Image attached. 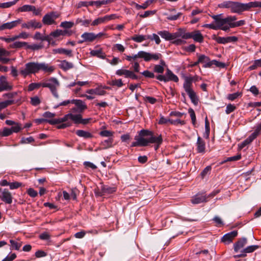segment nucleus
<instances>
[{
	"instance_id": "f257e3e1",
	"label": "nucleus",
	"mask_w": 261,
	"mask_h": 261,
	"mask_svg": "<svg viewBox=\"0 0 261 261\" xmlns=\"http://www.w3.org/2000/svg\"><path fill=\"white\" fill-rule=\"evenodd\" d=\"M135 142L132 143V147L147 146L149 143L162 144L163 138L162 135L154 136L153 132L142 129L139 134V137H135Z\"/></svg>"
},
{
	"instance_id": "f03ea898",
	"label": "nucleus",
	"mask_w": 261,
	"mask_h": 261,
	"mask_svg": "<svg viewBox=\"0 0 261 261\" xmlns=\"http://www.w3.org/2000/svg\"><path fill=\"white\" fill-rule=\"evenodd\" d=\"M222 14L212 15L211 17L214 20L217 30L220 29L227 31L230 29V21H234L237 20L235 16H228L224 18L222 17Z\"/></svg>"
},
{
	"instance_id": "7ed1b4c3",
	"label": "nucleus",
	"mask_w": 261,
	"mask_h": 261,
	"mask_svg": "<svg viewBox=\"0 0 261 261\" xmlns=\"http://www.w3.org/2000/svg\"><path fill=\"white\" fill-rule=\"evenodd\" d=\"M261 8V1L251 2L248 3H241L233 2L230 11L232 13H241L243 11H248L252 8Z\"/></svg>"
},
{
	"instance_id": "20e7f679",
	"label": "nucleus",
	"mask_w": 261,
	"mask_h": 261,
	"mask_svg": "<svg viewBox=\"0 0 261 261\" xmlns=\"http://www.w3.org/2000/svg\"><path fill=\"white\" fill-rule=\"evenodd\" d=\"M39 72V62H30L24 65V68L19 69V74L24 78Z\"/></svg>"
},
{
	"instance_id": "39448f33",
	"label": "nucleus",
	"mask_w": 261,
	"mask_h": 261,
	"mask_svg": "<svg viewBox=\"0 0 261 261\" xmlns=\"http://www.w3.org/2000/svg\"><path fill=\"white\" fill-rule=\"evenodd\" d=\"M193 81V77H186L183 87L185 91L188 94L190 98L191 99L192 102L196 106L198 103V98L196 93L191 88Z\"/></svg>"
},
{
	"instance_id": "423d86ee",
	"label": "nucleus",
	"mask_w": 261,
	"mask_h": 261,
	"mask_svg": "<svg viewBox=\"0 0 261 261\" xmlns=\"http://www.w3.org/2000/svg\"><path fill=\"white\" fill-rule=\"evenodd\" d=\"M60 82L56 77H50L49 79L43 82V87L48 88L54 96L57 98L59 96L58 93V89L60 87Z\"/></svg>"
},
{
	"instance_id": "0eeeda50",
	"label": "nucleus",
	"mask_w": 261,
	"mask_h": 261,
	"mask_svg": "<svg viewBox=\"0 0 261 261\" xmlns=\"http://www.w3.org/2000/svg\"><path fill=\"white\" fill-rule=\"evenodd\" d=\"M155 77L160 81H163L164 82L169 81L177 82L179 80L178 77L169 69H167L165 75L159 74L156 75Z\"/></svg>"
},
{
	"instance_id": "6e6552de",
	"label": "nucleus",
	"mask_w": 261,
	"mask_h": 261,
	"mask_svg": "<svg viewBox=\"0 0 261 261\" xmlns=\"http://www.w3.org/2000/svg\"><path fill=\"white\" fill-rule=\"evenodd\" d=\"M60 14L55 11L46 14L42 18V22L45 25H51L55 23V20L58 18Z\"/></svg>"
},
{
	"instance_id": "1a4fd4ad",
	"label": "nucleus",
	"mask_w": 261,
	"mask_h": 261,
	"mask_svg": "<svg viewBox=\"0 0 261 261\" xmlns=\"http://www.w3.org/2000/svg\"><path fill=\"white\" fill-rule=\"evenodd\" d=\"M21 28L22 29H40L42 25L41 22L35 19H32L25 22H21Z\"/></svg>"
},
{
	"instance_id": "9d476101",
	"label": "nucleus",
	"mask_w": 261,
	"mask_h": 261,
	"mask_svg": "<svg viewBox=\"0 0 261 261\" xmlns=\"http://www.w3.org/2000/svg\"><path fill=\"white\" fill-rule=\"evenodd\" d=\"M212 39L219 44H226L229 42H236L238 38L236 36H229L226 37H217L216 35L212 36Z\"/></svg>"
},
{
	"instance_id": "9b49d317",
	"label": "nucleus",
	"mask_w": 261,
	"mask_h": 261,
	"mask_svg": "<svg viewBox=\"0 0 261 261\" xmlns=\"http://www.w3.org/2000/svg\"><path fill=\"white\" fill-rule=\"evenodd\" d=\"M12 88L13 86L8 81L7 77L2 75L0 77V92L5 91H10Z\"/></svg>"
},
{
	"instance_id": "f8f14e48",
	"label": "nucleus",
	"mask_w": 261,
	"mask_h": 261,
	"mask_svg": "<svg viewBox=\"0 0 261 261\" xmlns=\"http://www.w3.org/2000/svg\"><path fill=\"white\" fill-rule=\"evenodd\" d=\"M170 123L171 124L177 125L180 124L181 125H185L186 122L184 120H180V119L172 120L169 118H165L163 116H160V119L158 122L159 124H166Z\"/></svg>"
},
{
	"instance_id": "ddd939ff",
	"label": "nucleus",
	"mask_w": 261,
	"mask_h": 261,
	"mask_svg": "<svg viewBox=\"0 0 261 261\" xmlns=\"http://www.w3.org/2000/svg\"><path fill=\"white\" fill-rule=\"evenodd\" d=\"M143 59L145 62H149L151 60L156 61L162 58V55L160 53H150L143 51Z\"/></svg>"
},
{
	"instance_id": "4468645a",
	"label": "nucleus",
	"mask_w": 261,
	"mask_h": 261,
	"mask_svg": "<svg viewBox=\"0 0 261 261\" xmlns=\"http://www.w3.org/2000/svg\"><path fill=\"white\" fill-rule=\"evenodd\" d=\"M0 199L6 203L11 204L13 197L7 189H4L0 194Z\"/></svg>"
},
{
	"instance_id": "2eb2a0df",
	"label": "nucleus",
	"mask_w": 261,
	"mask_h": 261,
	"mask_svg": "<svg viewBox=\"0 0 261 261\" xmlns=\"http://www.w3.org/2000/svg\"><path fill=\"white\" fill-rule=\"evenodd\" d=\"M259 248L258 245H251L243 249L240 251L241 253L234 256L235 258L237 257H244L246 256L247 253L253 252Z\"/></svg>"
},
{
	"instance_id": "dca6fc26",
	"label": "nucleus",
	"mask_w": 261,
	"mask_h": 261,
	"mask_svg": "<svg viewBox=\"0 0 261 261\" xmlns=\"http://www.w3.org/2000/svg\"><path fill=\"white\" fill-rule=\"evenodd\" d=\"M187 37H189V39L192 38L194 41L199 43H202L203 41V37L198 30L190 32Z\"/></svg>"
},
{
	"instance_id": "f3484780",
	"label": "nucleus",
	"mask_w": 261,
	"mask_h": 261,
	"mask_svg": "<svg viewBox=\"0 0 261 261\" xmlns=\"http://www.w3.org/2000/svg\"><path fill=\"white\" fill-rule=\"evenodd\" d=\"M55 70V67L54 66L49 65L48 64L44 62H39V71L42 70L44 73L50 74L53 73Z\"/></svg>"
},
{
	"instance_id": "a211bd4d",
	"label": "nucleus",
	"mask_w": 261,
	"mask_h": 261,
	"mask_svg": "<svg viewBox=\"0 0 261 261\" xmlns=\"http://www.w3.org/2000/svg\"><path fill=\"white\" fill-rule=\"evenodd\" d=\"M83 40H79L78 43H82L84 42H92L96 39L95 34L93 33L86 32L81 35Z\"/></svg>"
},
{
	"instance_id": "6ab92c4d",
	"label": "nucleus",
	"mask_w": 261,
	"mask_h": 261,
	"mask_svg": "<svg viewBox=\"0 0 261 261\" xmlns=\"http://www.w3.org/2000/svg\"><path fill=\"white\" fill-rule=\"evenodd\" d=\"M22 22V18H18L15 20L12 21L11 22H8L3 23V27L4 30H11L14 28L17 27L19 24H21Z\"/></svg>"
},
{
	"instance_id": "aec40b11",
	"label": "nucleus",
	"mask_w": 261,
	"mask_h": 261,
	"mask_svg": "<svg viewBox=\"0 0 261 261\" xmlns=\"http://www.w3.org/2000/svg\"><path fill=\"white\" fill-rule=\"evenodd\" d=\"M207 201L206 196L203 194H196L191 199V202L193 204H199Z\"/></svg>"
},
{
	"instance_id": "412c9836",
	"label": "nucleus",
	"mask_w": 261,
	"mask_h": 261,
	"mask_svg": "<svg viewBox=\"0 0 261 261\" xmlns=\"http://www.w3.org/2000/svg\"><path fill=\"white\" fill-rule=\"evenodd\" d=\"M247 239L245 238L239 239L238 242L235 243L233 245L234 251L236 252H239L247 244Z\"/></svg>"
},
{
	"instance_id": "4be33fe9",
	"label": "nucleus",
	"mask_w": 261,
	"mask_h": 261,
	"mask_svg": "<svg viewBox=\"0 0 261 261\" xmlns=\"http://www.w3.org/2000/svg\"><path fill=\"white\" fill-rule=\"evenodd\" d=\"M238 235V231L233 230L228 232L223 236L222 238V241L223 242L230 243L232 240Z\"/></svg>"
},
{
	"instance_id": "5701e85b",
	"label": "nucleus",
	"mask_w": 261,
	"mask_h": 261,
	"mask_svg": "<svg viewBox=\"0 0 261 261\" xmlns=\"http://www.w3.org/2000/svg\"><path fill=\"white\" fill-rule=\"evenodd\" d=\"M65 34V32L61 30L58 29L55 31L51 32L49 35H47L48 37V42L50 43L53 38H58L60 36H64Z\"/></svg>"
},
{
	"instance_id": "b1692460",
	"label": "nucleus",
	"mask_w": 261,
	"mask_h": 261,
	"mask_svg": "<svg viewBox=\"0 0 261 261\" xmlns=\"http://www.w3.org/2000/svg\"><path fill=\"white\" fill-rule=\"evenodd\" d=\"M21 99H8L0 102V111L13 104L20 103Z\"/></svg>"
},
{
	"instance_id": "393cba45",
	"label": "nucleus",
	"mask_w": 261,
	"mask_h": 261,
	"mask_svg": "<svg viewBox=\"0 0 261 261\" xmlns=\"http://www.w3.org/2000/svg\"><path fill=\"white\" fill-rule=\"evenodd\" d=\"M60 63L59 65V67L64 71H67L74 67L73 64L71 62H68L67 60H62L60 61Z\"/></svg>"
},
{
	"instance_id": "a878e982",
	"label": "nucleus",
	"mask_w": 261,
	"mask_h": 261,
	"mask_svg": "<svg viewBox=\"0 0 261 261\" xmlns=\"http://www.w3.org/2000/svg\"><path fill=\"white\" fill-rule=\"evenodd\" d=\"M54 54H64L69 57H73L72 51L71 49H67L63 48H59L53 50Z\"/></svg>"
},
{
	"instance_id": "bb28decb",
	"label": "nucleus",
	"mask_w": 261,
	"mask_h": 261,
	"mask_svg": "<svg viewBox=\"0 0 261 261\" xmlns=\"http://www.w3.org/2000/svg\"><path fill=\"white\" fill-rule=\"evenodd\" d=\"M197 150L199 153H204L205 149L204 141L200 137H198L197 141Z\"/></svg>"
},
{
	"instance_id": "cd10ccee",
	"label": "nucleus",
	"mask_w": 261,
	"mask_h": 261,
	"mask_svg": "<svg viewBox=\"0 0 261 261\" xmlns=\"http://www.w3.org/2000/svg\"><path fill=\"white\" fill-rule=\"evenodd\" d=\"M71 103H74L77 107L80 112H83L87 108L85 102L80 99H72Z\"/></svg>"
},
{
	"instance_id": "c85d7f7f",
	"label": "nucleus",
	"mask_w": 261,
	"mask_h": 261,
	"mask_svg": "<svg viewBox=\"0 0 261 261\" xmlns=\"http://www.w3.org/2000/svg\"><path fill=\"white\" fill-rule=\"evenodd\" d=\"M90 54L92 56L97 57L102 59H105L106 58V55L102 51L101 48L91 50Z\"/></svg>"
},
{
	"instance_id": "c756f323",
	"label": "nucleus",
	"mask_w": 261,
	"mask_h": 261,
	"mask_svg": "<svg viewBox=\"0 0 261 261\" xmlns=\"http://www.w3.org/2000/svg\"><path fill=\"white\" fill-rule=\"evenodd\" d=\"M68 119H70V113L65 115L63 118L54 119H53V121H49V124L51 125L60 124L67 121Z\"/></svg>"
},
{
	"instance_id": "7c9ffc66",
	"label": "nucleus",
	"mask_w": 261,
	"mask_h": 261,
	"mask_svg": "<svg viewBox=\"0 0 261 261\" xmlns=\"http://www.w3.org/2000/svg\"><path fill=\"white\" fill-rule=\"evenodd\" d=\"M213 65H215L217 67H220V68H224L225 66V65L224 63L219 62L216 60H213L211 61V62H209V63L207 64H204L203 65V67L204 68H210Z\"/></svg>"
},
{
	"instance_id": "2f4dec72",
	"label": "nucleus",
	"mask_w": 261,
	"mask_h": 261,
	"mask_svg": "<svg viewBox=\"0 0 261 261\" xmlns=\"http://www.w3.org/2000/svg\"><path fill=\"white\" fill-rule=\"evenodd\" d=\"M75 133L79 137L85 139L91 138L93 137V135L90 133L84 130H77Z\"/></svg>"
},
{
	"instance_id": "473e14b6",
	"label": "nucleus",
	"mask_w": 261,
	"mask_h": 261,
	"mask_svg": "<svg viewBox=\"0 0 261 261\" xmlns=\"http://www.w3.org/2000/svg\"><path fill=\"white\" fill-rule=\"evenodd\" d=\"M161 65H155L154 66L153 71L154 72L158 73H163L164 71V66L165 65V62L161 60L160 61Z\"/></svg>"
},
{
	"instance_id": "72a5a7b5",
	"label": "nucleus",
	"mask_w": 261,
	"mask_h": 261,
	"mask_svg": "<svg viewBox=\"0 0 261 261\" xmlns=\"http://www.w3.org/2000/svg\"><path fill=\"white\" fill-rule=\"evenodd\" d=\"M113 138H109L107 140H105L102 141L100 143L101 145L105 149H107L110 147H113Z\"/></svg>"
},
{
	"instance_id": "f704fd0d",
	"label": "nucleus",
	"mask_w": 261,
	"mask_h": 261,
	"mask_svg": "<svg viewBox=\"0 0 261 261\" xmlns=\"http://www.w3.org/2000/svg\"><path fill=\"white\" fill-rule=\"evenodd\" d=\"M86 93L89 94L103 95L106 93V92L103 90H100L98 89H91L87 90Z\"/></svg>"
},
{
	"instance_id": "c9c22d12",
	"label": "nucleus",
	"mask_w": 261,
	"mask_h": 261,
	"mask_svg": "<svg viewBox=\"0 0 261 261\" xmlns=\"http://www.w3.org/2000/svg\"><path fill=\"white\" fill-rule=\"evenodd\" d=\"M35 40H41L42 41H46L48 42V37L47 35H42L40 32H37L33 36Z\"/></svg>"
},
{
	"instance_id": "e433bc0d",
	"label": "nucleus",
	"mask_w": 261,
	"mask_h": 261,
	"mask_svg": "<svg viewBox=\"0 0 261 261\" xmlns=\"http://www.w3.org/2000/svg\"><path fill=\"white\" fill-rule=\"evenodd\" d=\"M158 34L167 41L171 40V33L167 31H162L158 32Z\"/></svg>"
},
{
	"instance_id": "4c0bfd02",
	"label": "nucleus",
	"mask_w": 261,
	"mask_h": 261,
	"mask_svg": "<svg viewBox=\"0 0 261 261\" xmlns=\"http://www.w3.org/2000/svg\"><path fill=\"white\" fill-rule=\"evenodd\" d=\"M10 243L12 249L18 250L22 245V242L13 240H10Z\"/></svg>"
},
{
	"instance_id": "58836bf2",
	"label": "nucleus",
	"mask_w": 261,
	"mask_h": 261,
	"mask_svg": "<svg viewBox=\"0 0 261 261\" xmlns=\"http://www.w3.org/2000/svg\"><path fill=\"white\" fill-rule=\"evenodd\" d=\"M40 87H43V83H32L29 85L28 91H32L35 89L39 88Z\"/></svg>"
},
{
	"instance_id": "ea45409f",
	"label": "nucleus",
	"mask_w": 261,
	"mask_h": 261,
	"mask_svg": "<svg viewBox=\"0 0 261 261\" xmlns=\"http://www.w3.org/2000/svg\"><path fill=\"white\" fill-rule=\"evenodd\" d=\"M198 60L199 63H204V64H207L211 61L210 58L204 55H199Z\"/></svg>"
},
{
	"instance_id": "a19ab883",
	"label": "nucleus",
	"mask_w": 261,
	"mask_h": 261,
	"mask_svg": "<svg viewBox=\"0 0 261 261\" xmlns=\"http://www.w3.org/2000/svg\"><path fill=\"white\" fill-rule=\"evenodd\" d=\"M82 115L81 114H73L70 113V119L72 120L75 124H80Z\"/></svg>"
},
{
	"instance_id": "79ce46f5",
	"label": "nucleus",
	"mask_w": 261,
	"mask_h": 261,
	"mask_svg": "<svg viewBox=\"0 0 261 261\" xmlns=\"http://www.w3.org/2000/svg\"><path fill=\"white\" fill-rule=\"evenodd\" d=\"M241 159V154H237L233 156L228 157L225 160L221 162V164H223L227 162H233L240 160Z\"/></svg>"
},
{
	"instance_id": "37998d69",
	"label": "nucleus",
	"mask_w": 261,
	"mask_h": 261,
	"mask_svg": "<svg viewBox=\"0 0 261 261\" xmlns=\"http://www.w3.org/2000/svg\"><path fill=\"white\" fill-rule=\"evenodd\" d=\"M130 71L125 69H120L116 71V74L119 76L124 75L125 78H128Z\"/></svg>"
},
{
	"instance_id": "c03bdc74",
	"label": "nucleus",
	"mask_w": 261,
	"mask_h": 261,
	"mask_svg": "<svg viewBox=\"0 0 261 261\" xmlns=\"http://www.w3.org/2000/svg\"><path fill=\"white\" fill-rule=\"evenodd\" d=\"M27 44L25 42L15 41L13 43L10 45V47L12 48H20Z\"/></svg>"
},
{
	"instance_id": "a18cd8bd",
	"label": "nucleus",
	"mask_w": 261,
	"mask_h": 261,
	"mask_svg": "<svg viewBox=\"0 0 261 261\" xmlns=\"http://www.w3.org/2000/svg\"><path fill=\"white\" fill-rule=\"evenodd\" d=\"M233 2V1H224L222 3L219 4L218 7L220 8H226L229 9L230 10Z\"/></svg>"
},
{
	"instance_id": "49530a36",
	"label": "nucleus",
	"mask_w": 261,
	"mask_h": 261,
	"mask_svg": "<svg viewBox=\"0 0 261 261\" xmlns=\"http://www.w3.org/2000/svg\"><path fill=\"white\" fill-rule=\"evenodd\" d=\"M32 9H34V6L25 5L22 6V7H19L18 9V11L19 12H30L33 10Z\"/></svg>"
},
{
	"instance_id": "de8ad7c7",
	"label": "nucleus",
	"mask_w": 261,
	"mask_h": 261,
	"mask_svg": "<svg viewBox=\"0 0 261 261\" xmlns=\"http://www.w3.org/2000/svg\"><path fill=\"white\" fill-rule=\"evenodd\" d=\"M230 25L229 26L230 28H234L236 27H238L240 26L244 25L245 24V21L244 20H241L238 21H230Z\"/></svg>"
},
{
	"instance_id": "09e8293b",
	"label": "nucleus",
	"mask_w": 261,
	"mask_h": 261,
	"mask_svg": "<svg viewBox=\"0 0 261 261\" xmlns=\"http://www.w3.org/2000/svg\"><path fill=\"white\" fill-rule=\"evenodd\" d=\"M91 22L90 20H83L82 18H78L75 21L76 24H81L83 26L88 27L90 23Z\"/></svg>"
},
{
	"instance_id": "8fccbe9b",
	"label": "nucleus",
	"mask_w": 261,
	"mask_h": 261,
	"mask_svg": "<svg viewBox=\"0 0 261 261\" xmlns=\"http://www.w3.org/2000/svg\"><path fill=\"white\" fill-rule=\"evenodd\" d=\"M109 85L120 88L123 85V84L121 79H118L111 81L109 83Z\"/></svg>"
},
{
	"instance_id": "3c124183",
	"label": "nucleus",
	"mask_w": 261,
	"mask_h": 261,
	"mask_svg": "<svg viewBox=\"0 0 261 261\" xmlns=\"http://www.w3.org/2000/svg\"><path fill=\"white\" fill-rule=\"evenodd\" d=\"M178 34L180 35V37H181L184 39H188L189 37H187L188 34H190V32H186V30L184 28H179L177 30Z\"/></svg>"
},
{
	"instance_id": "603ef678",
	"label": "nucleus",
	"mask_w": 261,
	"mask_h": 261,
	"mask_svg": "<svg viewBox=\"0 0 261 261\" xmlns=\"http://www.w3.org/2000/svg\"><path fill=\"white\" fill-rule=\"evenodd\" d=\"M19 0H14L12 2L0 3V8H7L14 5Z\"/></svg>"
},
{
	"instance_id": "864d4df0",
	"label": "nucleus",
	"mask_w": 261,
	"mask_h": 261,
	"mask_svg": "<svg viewBox=\"0 0 261 261\" xmlns=\"http://www.w3.org/2000/svg\"><path fill=\"white\" fill-rule=\"evenodd\" d=\"M131 40L137 43H141L144 40V35H135L131 37Z\"/></svg>"
},
{
	"instance_id": "5fc2aeb1",
	"label": "nucleus",
	"mask_w": 261,
	"mask_h": 261,
	"mask_svg": "<svg viewBox=\"0 0 261 261\" xmlns=\"http://www.w3.org/2000/svg\"><path fill=\"white\" fill-rule=\"evenodd\" d=\"M102 192L104 193L111 194L116 191L115 187H110L108 186H104L102 189Z\"/></svg>"
},
{
	"instance_id": "6e6d98bb",
	"label": "nucleus",
	"mask_w": 261,
	"mask_h": 261,
	"mask_svg": "<svg viewBox=\"0 0 261 261\" xmlns=\"http://www.w3.org/2000/svg\"><path fill=\"white\" fill-rule=\"evenodd\" d=\"M182 15V13L181 12H178L175 15H168L167 19L170 21L176 20L179 19Z\"/></svg>"
},
{
	"instance_id": "4d7b16f0",
	"label": "nucleus",
	"mask_w": 261,
	"mask_h": 261,
	"mask_svg": "<svg viewBox=\"0 0 261 261\" xmlns=\"http://www.w3.org/2000/svg\"><path fill=\"white\" fill-rule=\"evenodd\" d=\"M188 112L190 114V117L191 118L192 122L193 125H195L196 118L194 111L192 108H190L188 110Z\"/></svg>"
},
{
	"instance_id": "13d9d810",
	"label": "nucleus",
	"mask_w": 261,
	"mask_h": 261,
	"mask_svg": "<svg viewBox=\"0 0 261 261\" xmlns=\"http://www.w3.org/2000/svg\"><path fill=\"white\" fill-rule=\"evenodd\" d=\"M30 102L32 105L37 106L41 103V100L38 96H35L31 98Z\"/></svg>"
},
{
	"instance_id": "bf43d9fd",
	"label": "nucleus",
	"mask_w": 261,
	"mask_h": 261,
	"mask_svg": "<svg viewBox=\"0 0 261 261\" xmlns=\"http://www.w3.org/2000/svg\"><path fill=\"white\" fill-rule=\"evenodd\" d=\"M242 93L241 92H236L232 94H229L227 96V98L231 101L237 99L239 96H241Z\"/></svg>"
},
{
	"instance_id": "052dcab7",
	"label": "nucleus",
	"mask_w": 261,
	"mask_h": 261,
	"mask_svg": "<svg viewBox=\"0 0 261 261\" xmlns=\"http://www.w3.org/2000/svg\"><path fill=\"white\" fill-rule=\"evenodd\" d=\"M18 92H13L5 93L3 95V97L5 98H8L9 99H14V98L18 95Z\"/></svg>"
},
{
	"instance_id": "680f3d73",
	"label": "nucleus",
	"mask_w": 261,
	"mask_h": 261,
	"mask_svg": "<svg viewBox=\"0 0 261 261\" xmlns=\"http://www.w3.org/2000/svg\"><path fill=\"white\" fill-rule=\"evenodd\" d=\"M74 25V23L71 21H64L62 22L60 26L65 29L71 28Z\"/></svg>"
},
{
	"instance_id": "e2e57ef3",
	"label": "nucleus",
	"mask_w": 261,
	"mask_h": 261,
	"mask_svg": "<svg viewBox=\"0 0 261 261\" xmlns=\"http://www.w3.org/2000/svg\"><path fill=\"white\" fill-rule=\"evenodd\" d=\"M236 108H237L234 105L229 103L226 106L225 112L227 114H229L233 112Z\"/></svg>"
},
{
	"instance_id": "0e129e2a",
	"label": "nucleus",
	"mask_w": 261,
	"mask_h": 261,
	"mask_svg": "<svg viewBox=\"0 0 261 261\" xmlns=\"http://www.w3.org/2000/svg\"><path fill=\"white\" fill-rule=\"evenodd\" d=\"M112 50H117L120 52H123L125 50V47L121 44H115L114 45Z\"/></svg>"
},
{
	"instance_id": "69168bd1",
	"label": "nucleus",
	"mask_w": 261,
	"mask_h": 261,
	"mask_svg": "<svg viewBox=\"0 0 261 261\" xmlns=\"http://www.w3.org/2000/svg\"><path fill=\"white\" fill-rule=\"evenodd\" d=\"M34 139L32 137H29L28 138L22 137L20 141L21 144H27L33 142Z\"/></svg>"
},
{
	"instance_id": "338daca9",
	"label": "nucleus",
	"mask_w": 261,
	"mask_h": 261,
	"mask_svg": "<svg viewBox=\"0 0 261 261\" xmlns=\"http://www.w3.org/2000/svg\"><path fill=\"white\" fill-rule=\"evenodd\" d=\"M22 184L18 181L10 182L9 187L11 190L16 189L22 186Z\"/></svg>"
},
{
	"instance_id": "774afa93",
	"label": "nucleus",
	"mask_w": 261,
	"mask_h": 261,
	"mask_svg": "<svg viewBox=\"0 0 261 261\" xmlns=\"http://www.w3.org/2000/svg\"><path fill=\"white\" fill-rule=\"evenodd\" d=\"M114 133L107 130H102L99 134L102 137H110L113 135Z\"/></svg>"
}]
</instances>
